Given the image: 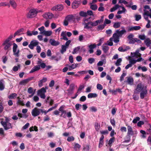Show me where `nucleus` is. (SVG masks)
I'll return each instance as SVG.
<instances>
[{
  "mask_svg": "<svg viewBox=\"0 0 151 151\" xmlns=\"http://www.w3.org/2000/svg\"><path fill=\"white\" fill-rule=\"evenodd\" d=\"M24 29L23 28L21 29L17 30L14 34V37H15L17 35H20V33L23 32Z\"/></svg>",
  "mask_w": 151,
  "mask_h": 151,
  "instance_id": "c9c22d12",
  "label": "nucleus"
},
{
  "mask_svg": "<svg viewBox=\"0 0 151 151\" xmlns=\"http://www.w3.org/2000/svg\"><path fill=\"white\" fill-rule=\"evenodd\" d=\"M111 21L107 19H105L104 22V24L106 25V24H109L111 23Z\"/></svg>",
  "mask_w": 151,
  "mask_h": 151,
  "instance_id": "680f3d73",
  "label": "nucleus"
},
{
  "mask_svg": "<svg viewBox=\"0 0 151 151\" xmlns=\"http://www.w3.org/2000/svg\"><path fill=\"white\" fill-rule=\"evenodd\" d=\"M120 22H119L114 23L113 25V27L115 28H119L120 26Z\"/></svg>",
  "mask_w": 151,
  "mask_h": 151,
  "instance_id": "5fc2aeb1",
  "label": "nucleus"
},
{
  "mask_svg": "<svg viewBox=\"0 0 151 151\" xmlns=\"http://www.w3.org/2000/svg\"><path fill=\"white\" fill-rule=\"evenodd\" d=\"M1 122L5 130H8L12 127L11 124L9 122L1 121Z\"/></svg>",
  "mask_w": 151,
  "mask_h": 151,
  "instance_id": "423d86ee",
  "label": "nucleus"
},
{
  "mask_svg": "<svg viewBox=\"0 0 151 151\" xmlns=\"http://www.w3.org/2000/svg\"><path fill=\"white\" fill-rule=\"evenodd\" d=\"M64 107V106H60V108L59 109V110L61 111V114L60 115V116H62L64 118H66V116L65 115H63V114L64 113L65 114L66 113V111H64L63 110V109Z\"/></svg>",
  "mask_w": 151,
  "mask_h": 151,
  "instance_id": "4be33fe9",
  "label": "nucleus"
},
{
  "mask_svg": "<svg viewBox=\"0 0 151 151\" xmlns=\"http://www.w3.org/2000/svg\"><path fill=\"white\" fill-rule=\"evenodd\" d=\"M5 87L4 81L2 80H0V90L1 91L3 90L5 88Z\"/></svg>",
  "mask_w": 151,
  "mask_h": 151,
  "instance_id": "c85d7f7f",
  "label": "nucleus"
},
{
  "mask_svg": "<svg viewBox=\"0 0 151 151\" xmlns=\"http://www.w3.org/2000/svg\"><path fill=\"white\" fill-rule=\"evenodd\" d=\"M38 12L37 9H31L27 15L28 18H31L35 17Z\"/></svg>",
  "mask_w": 151,
  "mask_h": 151,
  "instance_id": "7ed1b4c3",
  "label": "nucleus"
},
{
  "mask_svg": "<svg viewBox=\"0 0 151 151\" xmlns=\"http://www.w3.org/2000/svg\"><path fill=\"white\" fill-rule=\"evenodd\" d=\"M12 44L11 42H9L6 40H4L2 44L4 50L9 51L11 49V47Z\"/></svg>",
  "mask_w": 151,
  "mask_h": 151,
  "instance_id": "f03ea898",
  "label": "nucleus"
},
{
  "mask_svg": "<svg viewBox=\"0 0 151 151\" xmlns=\"http://www.w3.org/2000/svg\"><path fill=\"white\" fill-rule=\"evenodd\" d=\"M47 81V78H44L39 81L38 86L41 87L42 86L43 83Z\"/></svg>",
  "mask_w": 151,
  "mask_h": 151,
  "instance_id": "cd10ccee",
  "label": "nucleus"
},
{
  "mask_svg": "<svg viewBox=\"0 0 151 151\" xmlns=\"http://www.w3.org/2000/svg\"><path fill=\"white\" fill-rule=\"evenodd\" d=\"M45 27L43 26L38 28V30L40 32V33L43 35L44 33V32L45 31Z\"/></svg>",
  "mask_w": 151,
  "mask_h": 151,
  "instance_id": "3c124183",
  "label": "nucleus"
},
{
  "mask_svg": "<svg viewBox=\"0 0 151 151\" xmlns=\"http://www.w3.org/2000/svg\"><path fill=\"white\" fill-rule=\"evenodd\" d=\"M119 4H124L126 5L129 4L125 0H119Z\"/></svg>",
  "mask_w": 151,
  "mask_h": 151,
  "instance_id": "4d7b16f0",
  "label": "nucleus"
},
{
  "mask_svg": "<svg viewBox=\"0 0 151 151\" xmlns=\"http://www.w3.org/2000/svg\"><path fill=\"white\" fill-rule=\"evenodd\" d=\"M147 94V91L146 89V87L145 88L143 89H142L140 93V97L141 99H143L146 96Z\"/></svg>",
  "mask_w": 151,
  "mask_h": 151,
  "instance_id": "9b49d317",
  "label": "nucleus"
},
{
  "mask_svg": "<svg viewBox=\"0 0 151 151\" xmlns=\"http://www.w3.org/2000/svg\"><path fill=\"white\" fill-rule=\"evenodd\" d=\"M18 100L17 101V104L18 105H21L22 106H24L25 104L24 103L23 101L21 99L19 98V97H17Z\"/></svg>",
  "mask_w": 151,
  "mask_h": 151,
  "instance_id": "a19ab883",
  "label": "nucleus"
},
{
  "mask_svg": "<svg viewBox=\"0 0 151 151\" xmlns=\"http://www.w3.org/2000/svg\"><path fill=\"white\" fill-rule=\"evenodd\" d=\"M144 42L147 46L149 47L151 44V40L149 38H147L145 40Z\"/></svg>",
  "mask_w": 151,
  "mask_h": 151,
  "instance_id": "7c9ffc66",
  "label": "nucleus"
},
{
  "mask_svg": "<svg viewBox=\"0 0 151 151\" xmlns=\"http://www.w3.org/2000/svg\"><path fill=\"white\" fill-rule=\"evenodd\" d=\"M79 15L81 17H85L87 16V13L86 12L81 11L79 12Z\"/></svg>",
  "mask_w": 151,
  "mask_h": 151,
  "instance_id": "603ef678",
  "label": "nucleus"
},
{
  "mask_svg": "<svg viewBox=\"0 0 151 151\" xmlns=\"http://www.w3.org/2000/svg\"><path fill=\"white\" fill-rule=\"evenodd\" d=\"M144 88H142V84L141 83L137 85V88L134 91V93H139L140 91L143 89Z\"/></svg>",
  "mask_w": 151,
  "mask_h": 151,
  "instance_id": "dca6fc26",
  "label": "nucleus"
},
{
  "mask_svg": "<svg viewBox=\"0 0 151 151\" xmlns=\"http://www.w3.org/2000/svg\"><path fill=\"white\" fill-rule=\"evenodd\" d=\"M40 114L39 109L35 108L32 111V114L34 116H36Z\"/></svg>",
  "mask_w": 151,
  "mask_h": 151,
  "instance_id": "4468645a",
  "label": "nucleus"
},
{
  "mask_svg": "<svg viewBox=\"0 0 151 151\" xmlns=\"http://www.w3.org/2000/svg\"><path fill=\"white\" fill-rule=\"evenodd\" d=\"M30 80L28 79H26L22 80L19 82V84L22 86L25 85Z\"/></svg>",
  "mask_w": 151,
  "mask_h": 151,
  "instance_id": "bb28decb",
  "label": "nucleus"
},
{
  "mask_svg": "<svg viewBox=\"0 0 151 151\" xmlns=\"http://www.w3.org/2000/svg\"><path fill=\"white\" fill-rule=\"evenodd\" d=\"M140 119V118L139 117H136L133 120L132 122L133 123L135 124L137 123L138 121Z\"/></svg>",
  "mask_w": 151,
  "mask_h": 151,
  "instance_id": "6e6d98bb",
  "label": "nucleus"
},
{
  "mask_svg": "<svg viewBox=\"0 0 151 151\" xmlns=\"http://www.w3.org/2000/svg\"><path fill=\"white\" fill-rule=\"evenodd\" d=\"M133 37L134 35L132 34H130L127 37V38L129 41V43H134L135 42V41H136V40H137V39H133Z\"/></svg>",
  "mask_w": 151,
  "mask_h": 151,
  "instance_id": "f8f14e48",
  "label": "nucleus"
},
{
  "mask_svg": "<svg viewBox=\"0 0 151 151\" xmlns=\"http://www.w3.org/2000/svg\"><path fill=\"white\" fill-rule=\"evenodd\" d=\"M49 42L50 44L53 46H57L60 44L58 41H55L54 39H51L50 40Z\"/></svg>",
  "mask_w": 151,
  "mask_h": 151,
  "instance_id": "f3484780",
  "label": "nucleus"
},
{
  "mask_svg": "<svg viewBox=\"0 0 151 151\" xmlns=\"http://www.w3.org/2000/svg\"><path fill=\"white\" fill-rule=\"evenodd\" d=\"M127 49L123 48L122 47H120L118 48V50L120 52H125L127 51V50L129 49L128 47H127Z\"/></svg>",
  "mask_w": 151,
  "mask_h": 151,
  "instance_id": "864d4df0",
  "label": "nucleus"
},
{
  "mask_svg": "<svg viewBox=\"0 0 151 151\" xmlns=\"http://www.w3.org/2000/svg\"><path fill=\"white\" fill-rule=\"evenodd\" d=\"M88 61L90 64H92L94 62L95 59L93 58H91L88 59Z\"/></svg>",
  "mask_w": 151,
  "mask_h": 151,
  "instance_id": "338daca9",
  "label": "nucleus"
},
{
  "mask_svg": "<svg viewBox=\"0 0 151 151\" xmlns=\"http://www.w3.org/2000/svg\"><path fill=\"white\" fill-rule=\"evenodd\" d=\"M65 18L69 22H74V18L73 15H69L66 17Z\"/></svg>",
  "mask_w": 151,
  "mask_h": 151,
  "instance_id": "a878e982",
  "label": "nucleus"
},
{
  "mask_svg": "<svg viewBox=\"0 0 151 151\" xmlns=\"http://www.w3.org/2000/svg\"><path fill=\"white\" fill-rule=\"evenodd\" d=\"M39 43V42L36 40H32L29 45L28 47L30 49L33 50L34 47L38 46Z\"/></svg>",
  "mask_w": 151,
  "mask_h": 151,
  "instance_id": "0eeeda50",
  "label": "nucleus"
},
{
  "mask_svg": "<svg viewBox=\"0 0 151 151\" xmlns=\"http://www.w3.org/2000/svg\"><path fill=\"white\" fill-rule=\"evenodd\" d=\"M95 128L96 131H99L100 128V124L98 122H96L95 124Z\"/></svg>",
  "mask_w": 151,
  "mask_h": 151,
  "instance_id": "4c0bfd02",
  "label": "nucleus"
},
{
  "mask_svg": "<svg viewBox=\"0 0 151 151\" xmlns=\"http://www.w3.org/2000/svg\"><path fill=\"white\" fill-rule=\"evenodd\" d=\"M106 45H105V44H104L102 46V50L105 53L107 52L109 49V47Z\"/></svg>",
  "mask_w": 151,
  "mask_h": 151,
  "instance_id": "e433bc0d",
  "label": "nucleus"
},
{
  "mask_svg": "<svg viewBox=\"0 0 151 151\" xmlns=\"http://www.w3.org/2000/svg\"><path fill=\"white\" fill-rule=\"evenodd\" d=\"M122 61V58H119L116 61L115 63L116 66H118L121 65V63Z\"/></svg>",
  "mask_w": 151,
  "mask_h": 151,
  "instance_id": "8fccbe9b",
  "label": "nucleus"
},
{
  "mask_svg": "<svg viewBox=\"0 0 151 151\" xmlns=\"http://www.w3.org/2000/svg\"><path fill=\"white\" fill-rule=\"evenodd\" d=\"M127 134L129 135H132L133 134V132L131 126H128L127 127Z\"/></svg>",
  "mask_w": 151,
  "mask_h": 151,
  "instance_id": "c756f323",
  "label": "nucleus"
},
{
  "mask_svg": "<svg viewBox=\"0 0 151 151\" xmlns=\"http://www.w3.org/2000/svg\"><path fill=\"white\" fill-rule=\"evenodd\" d=\"M63 9V6L62 4H58L53 6L51 10L52 11H60Z\"/></svg>",
  "mask_w": 151,
  "mask_h": 151,
  "instance_id": "9d476101",
  "label": "nucleus"
},
{
  "mask_svg": "<svg viewBox=\"0 0 151 151\" xmlns=\"http://www.w3.org/2000/svg\"><path fill=\"white\" fill-rule=\"evenodd\" d=\"M106 62L105 59L99 61L97 64L98 66H101L103 65V63H106Z\"/></svg>",
  "mask_w": 151,
  "mask_h": 151,
  "instance_id": "de8ad7c7",
  "label": "nucleus"
},
{
  "mask_svg": "<svg viewBox=\"0 0 151 151\" xmlns=\"http://www.w3.org/2000/svg\"><path fill=\"white\" fill-rule=\"evenodd\" d=\"M78 63H76L70 65H66L68 66V69L69 70H71L76 68L78 66Z\"/></svg>",
  "mask_w": 151,
  "mask_h": 151,
  "instance_id": "5701e85b",
  "label": "nucleus"
},
{
  "mask_svg": "<svg viewBox=\"0 0 151 151\" xmlns=\"http://www.w3.org/2000/svg\"><path fill=\"white\" fill-rule=\"evenodd\" d=\"M80 49V46H78L77 47H75L73 50V51L72 52L73 54H75L77 53L79 51Z\"/></svg>",
  "mask_w": 151,
  "mask_h": 151,
  "instance_id": "49530a36",
  "label": "nucleus"
},
{
  "mask_svg": "<svg viewBox=\"0 0 151 151\" xmlns=\"http://www.w3.org/2000/svg\"><path fill=\"white\" fill-rule=\"evenodd\" d=\"M121 8L122 9V10H119L118 11L117 14H118L124 13L127 11V10L123 6H121Z\"/></svg>",
  "mask_w": 151,
  "mask_h": 151,
  "instance_id": "f704fd0d",
  "label": "nucleus"
},
{
  "mask_svg": "<svg viewBox=\"0 0 151 151\" xmlns=\"http://www.w3.org/2000/svg\"><path fill=\"white\" fill-rule=\"evenodd\" d=\"M17 94L16 93H12L8 96V98L9 99H14L17 98Z\"/></svg>",
  "mask_w": 151,
  "mask_h": 151,
  "instance_id": "79ce46f5",
  "label": "nucleus"
},
{
  "mask_svg": "<svg viewBox=\"0 0 151 151\" xmlns=\"http://www.w3.org/2000/svg\"><path fill=\"white\" fill-rule=\"evenodd\" d=\"M61 49L60 50L61 53L63 54V53L65 52L66 50V49L68 48L67 47H66V46L64 45H62L61 46Z\"/></svg>",
  "mask_w": 151,
  "mask_h": 151,
  "instance_id": "37998d69",
  "label": "nucleus"
},
{
  "mask_svg": "<svg viewBox=\"0 0 151 151\" xmlns=\"http://www.w3.org/2000/svg\"><path fill=\"white\" fill-rule=\"evenodd\" d=\"M81 3L80 0H75L72 4V7L73 9H76L78 7Z\"/></svg>",
  "mask_w": 151,
  "mask_h": 151,
  "instance_id": "6e6552de",
  "label": "nucleus"
},
{
  "mask_svg": "<svg viewBox=\"0 0 151 151\" xmlns=\"http://www.w3.org/2000/svg\"><path fill=\"white\" fill-rule=\"evenodd\" d=\"M136 60L135 59H130L129 60V63L131 64L132 65L133 64H135L137 62Z\"/></svg>",
  "mask_w": 151,
  "mask_h": 151,
  "instance_id": "052dcab7",
  "label": "nucleus"
},
{
  "mask_svg": "<svg viewBox=\"0 0 151 151\" xmlns=\"http://www.w3.org/2000/svg\"><path fill=\"white\" fill-rule=\"evenodd\" d=\"M97 96V95L95 93H89L88 95V98H95Z\"/></svg>",
  "mask_w": 151,
  "mask_h": 151,
  "instance_id": "58836bf2",
  "label": "nucleus"
},
{
  "mask_svg": "<svg viewBox=\"0 0 151 151\" xmlns=\"http://www.w3.org/2000/svg\"><path fill=\"white\" fill-rule=\"evenodd\" d=\"M13 51L14 55L16 57H19V49H17V45L15 43H13Z\"/></svg>",
  "mask_w": 151,
  "mask_h": 151,
  "instance_id": "39448f33",
  "label": "nucleus"
},
{
  "mask_svg": "<svg viewBox=\"0 0 151 151\" xmlns=\"http://www.w3.org/2000/svg\"><path fill=\"white\" fill-rule=\"evenodd\" d=\"M129 4L126 5V6L129 7H131L132 9L133 10H135L137 9V6L136 5H134L131 6L132 5L133 3L131 1L129 2Z\"/></svg>",
  "mask_w": 151,
  "mask_h": 151,
  "instance_id": "b1692460",
  "label": "nucleus"
},
{
  "mask_svg": "<svg viewBox=\"0 0 151 151\" xmlns=\"http://www.w3.org/2000/svg\"><path fill=\"white\" fill-rule=\"evenodd\" d=\"M93 4L92 3L90 4V7L93 10L95 11L97 9L98 6L96 4Z\"/></svg>",
  "mask_w": 151,
  "mask_h": 151,
  "instance_id": "2f4dec72",
  "label": "nucleus"
},
{
  "mask_svg": "<svg viewBox=\"0 0 151 151\" xmlns=\"http://www.w3.org/2000/svg\"><path fill=\"white\" fill-rule=\"evenodd\" d=\"M52 31H45L43 35L46 36H50L52 34Z\"/></svg>",
  "mask_w": 151,
  "mask_h": 151,
  "instance_id": "ea45409f",
  "label": "nucleus"
},
{
  "mask_svg": "<svg viewBox=\"0 0 151 151\" xmlns=\"http://www.w3.org/2000/svg\"><path fill=\"white\" fill-rule=\"evenodd\" d=\"M139 49L137 50L135 52L131 53V55L133 57H135L136 58H137L138 57H140L141 56V54L139 53Z\"/></svg>",
  "mask_w": 151,
  "mask_h": 151,
  "instance_id": "ddd939ff",
  "label": "nucleus"
},
{
  "mask_svg": "<svg viewBox=\"0 0 151 151\" xmlns=\"http://www.w3.org/2000/svg\"><path fill=\"white\" fill-rule=\"evenodd\" d=\"M86 97L85 96H81L80 99L79 100L81 101L84 102L86 100Z\"/></svg>",
  "mask_w": 151,
  "mask_h": 151,
  "instance_id": "774afa93",
  "label": "nucleus"
},
{
  "mask_svg": "<svg viewBox=\"0 0 151 151\" xmlns=\"http://www.w3.org/2000/svg\"><path fill=\"white\" fill-rule=\"evenodd\" d=\"M138 70L141 69L143 72H146L147 70V68L145 66L141 67L139 66L138 67Z\"/></svg>",
  "mask_w": 151,
  "mask_h": 151,
  "instance_id": "a18cd8bd",
  "label": "nucleus"
},
{
  "mask_svg": "<svg viewBox=\"0 0 151 151\" xmlns=\"http://www.w3.org/2000/svg\"><path fill=\"white\" fill-rule=\"evenodd\" d=\"M81 147V145L79 144L75 143H74V149L76 151H77Z\"/></svg>",
  "mask_w": 151,
  "mask_h": 151,
  "instance_id": "c03bdc74",
  "label": "nucleus"
},
{
  "mask_svg": "<svg viewBox=\"0 0 151 151\" xmlns=\"http://www.w3.org/2000/svg\"><path fill=\"white\" fill-rule=\"evenodd\" d=\"M74 140V138L73 136H70L68 137L67 140L69 142L73 141Z\"/></svg>",
  "mask_w": 151,
  "mask_h": 151,
  "instance_id": "bf43d9fd",
  "label": "nucleus"
},
{
  "mask_svg": "<svg viewBox=\"0 0 151 151\" xmlns=\"http://www.w3.org/2000/svg\"><path fill=\"white\" fill-rule=\"evenodd\" d=\"M116 32L119 36L122 37L124 34L127 32V31L125 29H122L121 31H120L119 30H117L116 31Z\"/></svg>",
  "mask_w": 151,
  "mask_h": 151,
  "instance_id": "aec40b11",
  "label": "nucleus"
},
{
  "mask_svg": "<svg viewBox=\"0 0 151 151\" xmlns=\"http://www.w3.org/2000/svg\"><path fill=\"white\" fill-rule=\"evenodd\" d=\"M120 37L116 32L113 35V37L114 38V42L116 43L119 42V37Z\"/></svg>",
  "mask_w": 151,
  "mask_h": 151,
  "instance_id": "2eb2a0df",
  "label": "nucleus"
},
{
  "mask_svg": "<svg viewBox=\"0 0 151 151\" xmlns=\"http://www.w3.org/2000/svg\"><path fill=\"white\" fill-rule=\"evenodd\" d=\"M10 3L14 9H15L17 7V4L14 0H10Z\"/></svg>",
  "mask_w": 151,
  "mask_h": 151,
  "instance_id": "72a5a7b5",
  "label": "nucleus"
},
{
  "mask_svg": "<svg viewBox=\"0 0 151 151\" xmlns=\"http://www.w3.org/2000/svg\"><path fill=\"white\" fill-rule=\"evenodd\" d=\"M150 10H151V9L148 11L147 10L145 9L144 10L145 15L147 16H149L150 17V16L151 14V11H150Z\"/></svg>",
  "mask_w": 151,
  "mask_h": 151,
  "instance_id": "09e8293b",
  "label": "nucleus"
},
{
  "mask_svg": "<svg viewBox=\"0 0 151 151\" xmlns=\"http://www.w3.org/2000/svg\"><path fill=\"white\" fill-rule=\"evenodd\" d=\"M127 73H125L123 72L120 78V81H122L124 80V78L126 75Z\"/></svg>",
  "mask_w": 151,
  "mask_h": 151,
  "instance_id": "13d9d810",
  "label": "nucleus"
},
{
  "mask_svg": "<svg viewBox=\"0 0 151 151\" xmlns=\"http://www.w3.org/2000/svg\"><path fill=\"white\" fill-rule=\"evenodd\" d=\"M46 90L43 87L37 91V95L40 96L41 98L45 99V93Z\"/></svg>",
  "mask_w": 151,
  "mask_h": 151,
  "instance_id": "20e7f679",
  "label": "nucleus"
},
{
  "mask_svg": "<svg viewBox=\"0 0 151 151\" xmlns=\"http://www.w3.org/2000/svg\"><path fill=\"white\" fill-rule=\"evenodd\" d=\"M103 22V20L100 19L93 22L90 21L87 23H83V24L84 25V28L89 29L92 28V27L97 26L99 23Z\"/></svg>",
  "mask_w": 151,
  "mask_h": 151,
  "instance_id": "f257e3e1",
  "label": "nucleus"
},
{
  "mask_svg": "<svg viewBox=\"0 0 151 151\" xmlns=\"http://www.w3.org/2000/svg\"><path fill=\"white\" fill-rule=\"evenodd\" d=\"M45 102L46 103H48L50 105L52 106L54 103V100L50 98V97H47L45 100Z\"/></svg>",
  "mask_w": 151,
  "mask_h": 151,
  "instance_id": "6ab92c4d",
  "label": "nucleus"
},
{
  "mask_svg": "<svg viewBox=\"0 0 151 151\" xmlns=\"http://www.w3.org/2000/svg\"><path fill=\"white\" fill-rule=\"evenodd\" d=\"M36 91V89L34 90L33 88L32 87H29L27 90V92L29 94H34Z\"/></svg>",
  "mask_w": 151,
  "mask_h": 151,
  "instance_id": "473e14b6",
  "label": "nucleus"
},
{
  "mask_svg": "<svg viewBox=\"0 0 151 151\" xmlns=\"http://www.w3.org/2000/svg\"><path fill=\"white\" fill-rule=\"evenodd\" d=\"M127 80L126 82L128 84L132 85L133 84L134 82L133 78L131 77H127Z\"/></svg>",
  "mask_w": 151,
  "mask_h": 151,
  "instance_id": "a211bd4d",
  "label": "nucleus"
},
{
  "mask_svg": "<svg viewBox=\"0 0 151 151\" xmlns=\"http://www.w3.org/2000/svg\"><path fill=\"white\" fill-rule=\"evenodd\" d=\"M20 66L19 65H18V66H15L13 68L12 70L14 72H16L17 71L19 68H20Z\"/></svg>",
  "mask_w": 151,
  "mask_h": 151,
  "instance_id": "0e129e2a",
  "label": "nucleus"
},
{
  "mask_svg": "<svg viewBox=\"0 0 151 151\" xmlns=\"http://www.w3.org/2000/svg\"><path fill=\"white\" fill-rule=\"evenodd\" d=\"M53 14L50 12L45 13L42 15L43 17L46 19H51L53 17Z\"/></svg>",
  "mask_w": 151,
  "mask_h": 151,
  "instance_id": "1a4fd4ad",
  "label": "nucleus"
},
{
  "mask_svg": "<svg viewBox=\"0 0 151 151\" xmlns=\"http://www.w3.org/2000/svg\"><path fill=\"white\" fill-rule=\"evenodd\" d=\"M40 68V66L39 65L35 66L29 72L30 73H33L35 71L39 70Z\"/></svg>",
  "mask_w": 151,
  "mask_h": 151,
  "instance_id": "412c9836",
  "label": "nucleus"
},
{
  "mask_svg": "<svg viewBox=\"0 0 151 151\" xmlns=\"http://www.w3.org/2000/svg\"><path fill=\"white\" fill-rule=\"evenodd\" d=\"M66 31H63L61 34V36L62 37L61 39H62L65 40H67L68 39L66 37Z\"/></svg>",
  "mask_w": 151,
  "mask_h": 151,
  "instance_id": "393cba45",
  "label": "nucleus"
},
{
  "mask_svg": "<svg viewBox=\"0 0 151 151\" xmlns=\"http://www.w3.org/2000/svg\"><path fill=\"white\" fill-rule=\"evenodd\" d=\"M96 45L94 44H91L88 46V47L89 49H93V48L96 47Z\"/></svg>",
  "mask_w": 151,
  "mask_h": 151,
  "instance_id": "69168bd1",
  "label": "nucleus"
},
{
  "mask_svg": "<svg viewBox=\"0 0 151 151\" xmlns=\"http://www.w3.org/2000/svg\"><path fill=\"white\" fill-rule=\"evenodd\" d=\"M135 20L137 21H139L141 18V16L140 15H136L135 16Z\"/></svg>",
  "mask_w": 151,
  "mask_h": 151,
  "instance_id": "e2e57ef3",
  "label": "nucleus"
}]
</instances>
